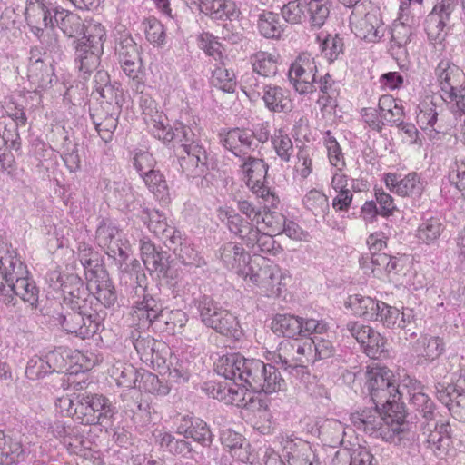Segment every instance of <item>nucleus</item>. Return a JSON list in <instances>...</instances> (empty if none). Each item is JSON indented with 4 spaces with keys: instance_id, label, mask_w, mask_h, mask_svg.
Here are the masks:
<instances>
[{
    "instance_id": "nucleus-1",
    "label": "nucleus",
    "mask_w": 465,
    "mask_h": 465,
    "mask_svg": "<svg viewBox=\"0 0 465 465\" xmlns=\"http://www.w3.org/2000/svg\"><path fill=\"white\" fill-rule=\"evenodd\" d=\"M366 387L374 408L351 414V421L359 430L381 438L385 441L406 446L414 440L415 433L405 420L403 403L392 373L378 369L368 373Z\"/></svg>"
},
{
    "instance_id": "nucleus-2",
    "label": "nucleus",
    "mask_w": 465,
    "mask_h": 465,
    "mask_svg": "<svg viewBox=\"0 0 465 465\" xmlns=\"http://www.w3.org/2000/svg\"><path fill=\"white\" fill-rule=\"evenodd\" d=\"M218 375L240 381L245 390L270 394L282 391L286 382L272 362L265 364L258 359H246L239 353L220 357L215 363Z\"/></svg>"
},
{
    "instance_id": "nucleus-3",
    "label": "nucleus",
    "mask_w": 465,
    "mask_h": 465,
    "mask_svg": "<svg viewBox=\"0 0 465 465\" xmlns=\"http://www.w3.org/2000/svg\"><path fill=\"white\" fill-rule=\"evenodd\" d=\"M143 118L149 132L163 143L174 142L181 145L184 152L197 149H204L202 144L198 128L196 126L185 125L181 122L174 124L173 127H168L165 124L166 116L159 111L153 100L151 98H141Z\"/></svg>"
},
{
    "instance_id": "nucleus-4",
    "label": "nucleus",
    "mask_w": 465,
    "mask_h": 465,
    "mask_svg": "<svg viewBox=\"0 0 465 465\" xmlns=\"http://www.w3.org/2000/svg\"><path fill=\"white\" fill-rule=\"evenodd\" d=\"M60 406H67L66 414L75 417L82 424L107 425L115 414L111 401L99 393H78L74 400L64 397L59 400Z\"/></svg>"
},
{
    "instance_id": "nucleus-5",
    "label": "nucleus",
    "mask_w": 465,
    "mask_h": 465,
    "mask_svg": "<svg viewBox=\"0 0 465 465\" xmlns=\"http://www.w3.org/2000/svg\"><path fill=\"white\" fill-rule=\"evenodd\" d=\"M144 273H136L135 281L131 282L128 293L132 300L133 317L139 321L142 328L162 329L159 318L162 317L163 304L149 293Z\"/></svg>"
},
{
    "instance_id": "nucleus-6",
    "label": "nucleus",
    "mask_w": 465,
    "mask_h": 465,
    "mask_svg": "<svg viewBox=\"0 0 465 465\" xmlns=\"http://www.w3.org/2000/svg\"><path fill=\"white\" fill-rule=\"evenodd\" d=\"M28 274L26 265L19 258L11 272H5L7 278L0 290V302L15 306L17 302L15 296H17L31 309H36L39 290Z\"/></svg>"
},
{
    "instance_id": "nucleus-7",
    "label": "nucleus",
    "mask_w": 465,
    "mask_h": 465,
    "mask_svg": "<svg viewBox=\"0 0 465 465\" xmlns=\"http://www.w3.org/2000/svg\"><path fill=\"white\" fill-rule=\"evenodd\" d=\"M53 317L66 332L86 339L96 333L103 326L105 312L96 310L89 312L86 307L74 309L62 303L61 311L55 312Z\"/></svg>"
},
{
    "instance_id": "nucleus-8",
    "label": "nucleus",
    "mask_w": 465,
    "mask_h": 465,
    "mask_svg": "<svg viewBox=\"0 0 465 465\" xmlns=\"http://www.w3.org/2000/svg\"><path fill=\"white\" fill-rule=\"evenodd\" d=\"M260 261L252 262L244 280H249L256 285L267 297L281 296L286 292L292 281L290 272L264 258H261Z\"/></svg>"
},
{
    "instance_id": "nucleus-9",
    "label": "nucleus",
    "mask_w": 465,
    "mask_h": 465,
    "mask_svg": "<svg viewBox=\"0 0 465 465\" xmlns=\"http://www.w3.org/2000/svg\"><path fill=\"white\" fill-rule=\"evenodd\" d=\"M312 356V342L282 341L279 343L276 351H267L266 360L293 374L300 372L305 364L311 361Z\"/></svg>"
},
{
    "instance_id": "nucleus-10",
    "label": "nucleus",
    "mask_w": 465,
    "mask_h": 465,
    "mask_svg": "<svg viewBox=\"0 0 465 465\" xmlns=\"http://www.w3.org/2000/svg\"><path fill=\"white\" fill-rule=\"evenodd\" d=\"M435 74L444 101L456 102L457 107H465V74L448 59H442L437 65Z\"/></svg>"
},
{
    "instance_id": "nucleus-11",
    "label": "nucleus",
    "mask_w": 465,
    "mask_h": 465,
    "mask_svg": "<svg viewBox=\"0 0 465 465\" xmlns=\"http://www.w3.org/2000/svg\"><path fill=\"white\" fill-rule=\"evenodd\" d=\"M96 242L106 254L120 266L128 259L130 246L119 228L109 220L100 222L96 229Z\"/></svg>"
},
{
    "instance_id": "nucleus-12",
    "label": "nucleus",
    "mask_w": 465,
    "mask_h": 465,
    "mask_svg": "<svg viewBox=\"0 0 465 465\" xmlns=\"http://www.w3.org/2000/svg\"><path fill=\"white\" fill-rule=\"evenodd\" d=\"M27 79L35 91L50 88L56 81L52 62L44 57L40 47H32L28 57Z\"/></svg>"
},
{
    "instance_id": "nucleus-13",
    "label": "nucleus",
    "mask_w": 465,
    "mask_h": 465,
    "mask_svg": "<svg viewBox=\"0 0 465 465\" xmlns=\"http://www.w3.org/2000/svg\"><path fill=\"white\" fill-rule=\"evenodd\" d=\"M317 65L309 54H301L292 64L288 77L296 92L300 94L316 91Z\"/></svg>"
},
{
    "instance_id": "nucleus-14",
    "label": "nucleus",
    "mask_w": 465,
    "mask_h": 465,
    "mask_svg": "<svg viewBox=\"0 0 465 465\" xmlns=\"http://www.w3.org/2000/svg\"><path fill=\"white\" fill-rule=\"evenodd\" d=\"M277 439L288 465H321L309 442L293 434H281Z\"/></svg>"
},
{
    "instance_id": "nucleus-15",
    "label": "nucleus",
    "mask_w": 465,
    "mask_h": 465,
    "mask_svg": "<svg viewBox=\"0 0 465 465\" xmlns=\"http://www.w3.org/2000/svg\"><path fill=\"white\" fill-rule=\"evenodd\" d=\"M383 182L391 193L412 199L420 198L425 188L424 181L416 172L404 176L397 173H387L383 174Z\"/></svg>"
},
{
    "instance_id": "nucleus-16",
    "label": "nucleus",
    "mask_w": 465,
    "mask_h": 465,
    "mask_svg": "<svg viewBox=\"0 0 465 465\" xmlns=\"http://www.w3.org/2000/svg\"><path fill=\"white\" fill-rule=\"evenodd\" d=\"M344 330L361 344L369 357L376 358L384 351L385 339L371 327L359 321H351Z\"/></svg>"
},
{
    "instance_id": "nucleus-17",
    "label": "nucleus",
    "mask_w": 465,
    "mask_h": 465,
    "mask_svg": "<svg viewBox=\"0 0 465 465\" xmlns=\"http://www.w3.org/2000/svg\"><path fill=\"white\" fill-rule=\"evenodd\" d=\"M218 256L224 267L243 278L252 263L250 254L241 244L233 242L223 243L218 250Z\"/></svg>"
},
{
    "instance_id": "nucleus-18",
    "label": "nucleus",
    "mask_w": 465,
    "mask_h": 465,
    "mask_svg": "<svg viewBox=\"0 0 465 465\" xmlns=\"http://www.w3.org/2000/svg\"><path fill=\"white\" fill-rule=\"evenodd\" d=\"M221 143L240 160H245L254 151L252 133L250 129L233 128L221 134Z\"/></svg>"
},
{
    "instance_id": "nucleus-19",
    "label": "nucleus",
    "mask_w": 465,
    "mask_h": 465,
    "mask_svg": "<svg viewBox=\"0 0 465 465\" xmlns=\"http://www.w3.org/2000/svg\"><path fill=\"white\" fill-rule=\"evenodd\" d=\"M176 258L185 266L200 268L206 264L204 258L182 232H174L170 243H166Z\"/></svg>"
},
{
    "instance_id": "nucleus-20",
    "label": "nucleus",
    "mask_w": 465,
    "mask_h": 465,
    "mask_svg": "<svg viewBox=\"0 0 465 465\" xmlns=\"http://www.w3.org/2000/svg\"><path fill=\"white\" fill-rule=\"evenodd\" d=\"M74 62L84 78H87L100 65L104 49L84 42L74 41Z\"/></svg>"
},
{
    "instance_id": "nucleus-21",
    "label": "nucleus",
    "mask_w": 465,
    "mask_h": 465,
    "mask_svg": "<svg viewBox=\"0 0 465 465\" xmlns=\"http://www.w3.org/2000/svg\"><path fill=\"white\" fill-rule=\"evenodd\" d=\"M220 442L223 450L237 461L246 463L251 455V445L245 437L232 429H223L220 432Z\"/></svg>"
},
{
    "instance_id": "nucleus-22",
    "label": "nucleus",
    "mask_w": 465,
    "mask_h": 465,
    "mask_svg": "<svg viewBox=\"0 0 465 465\" xmlns=\"http://www.w3.org/2000/svg\"><path fill=\"white\" fill-rule=\"evenodd\" d=\"M61 291L64 293L63 304L72 306L74 309L86 307L87 296L90 292L88 282L84 284L78 275L74 273L67 274Z\"/></svg>"
},
{
    "instance_id": "nucleus-23",
    "label": "nucleus",
    "mask_w": 465,
    "mask_h": 465,
    "mask_svg": "<svg viewBox=\"0 0 465 465\" xmlns=\"http://www.w3.org/2000/svg\"><path fill=\"white\" fill-rule=\"evenodd\" d=\"M351 26L357 37L371 43L379 42L385 32L381 19L373 13H368L356 21L351 19Z\"/></svg>"
},
{
    "instance_id": "nucleus-24",
    "label": "nucleus",
    "mask_w": 465,
    "mask_h": 465,
    "mask_svg": "<svg viewBox=\"0 0 465 465\" xmlns=\"http://www.w3.org/2000/svg\"><path fill=\"white\" fill-rule=\"evenodd\" d=\"M89 292L106 308L114 306L117 301L115 288L104 270H99L98 274H89Z\"/></svg>"
},
{
    "instance_id": "nucleus-25",
    "label": "nucleus",
    "mask_w": 465,
    "mask_h": 465,
    "mask_svg": "<svg viewBox=\"0 0 465 465\" xmlns=\"http://www.w3.org/2000/svg\"><path fill=\"white\" fill-rule=\"evenodd\" d=\"M142 221L147 225V228L156 236L163 240L164 243H170L172 235L174 232H181L167 223L163 213L156 209L143 208L140 215Z\"/></svg>"
},
{
    "instance_id": "nucleus-26",
    "label": "nucleus",
    "mask_w": 465,
    "mask_h": 465,
    "mask_svg": "<svg viewBox=\"0 0 465 465\" xmlns=\"http://www.w3.org/2000/svg\"><path fill=\"white\" fill-rule=\"evenodd\" d=\"M140 251L143 262L151 272L165 273L168 268V256L159 251L152 241L144 236L140 239Z\"/></svg>"
},
{
    "instance_id": "nucleus-27",
    "label": "nucleus",
    "mask_w": 465,
    "mask_h": 465,
    "mask_svg": "<svg viewBox=\"0 0 465 465\" xmlns=\"http://www.w3.org/2000/svg\"><path fill=\"white\" fill-rule=\"evenodd\" d=\"M25 19L35 35L50 25L53 27V17L44 0L30 1L25 8Z\"/></svg>"
},
{
    "instance_id": "nucleus-28",
    "label": "nucleus",
    "mask_w": 465,
    "mask_h": 465,
    "mask_svg": "<svg viewBox=\"0 0 465 465\" xmlns=\"http://www.w3.org/2000/svg\"><path fill=\"white\" fill-rule=\"evenodd\" d=\"M424 433H427V447L435 455H441L447 450L451 438V428L449 422L437 421L433 424V428L428 424Z\"/></svg>"
},
{
    "instance_id": "nucleus-29",
    "label": "nucleus",
    "mask_w": 465,
    "mask_h": 465,
    "mask_svg": "<svg viewBox=\"0 0 465 465\" xmlns=\"http://www.w3.org/2000/svg\"><path fill=\"white\" fill-rule=\"evenodd\" d=\"M230 382L222 383L212 381L207 384V391L210 395L221 401H224L226 404H236L238 405L241 401V396L242 395L244 386L241 384L240 381H233L232 379L223 377Z\"/></svg>"
},
{
    "instance_id": "nucleus-30",
    "label": "nucleus",
    "mask_w": 465,
    "mask_h": 465,
    "mask_svg": "<svg viewBox=\"0 0 465 465\" xmlns=\"http://www.w3.org/2000/svg\"><path fill=\"white\" fill-rule=\"evenodd\" d=\"M187 155L181 157L180 166L182 172L188 179H195L203 176L207 171V153L204 149L194 147L192 151L184 152Z\"/></svg>"
},
{
    "instance_id": "nucleus-31",
    "label": "nucleus",
    "mask_w": 465,
    "mask_h": 465,
    "mask_svg": "<svg viewBox=\"0 0 465 465\" xmlns=\"http://www.w3.org/2000/svg\"><path fill=\"white\" fill-rule=\"evenodd\" d=\"M199 10L214 20H232L239 16L236 4L231 0H201Z\"/></svg>"
},
{
    "instance_id": "nucleus-32",
    "label": "nucleus",
    "mask_w": 465,
    "mask_h": 465,
    "mask_svg": "<svg viewBox=\"0 0 465 465\" xmlns=\"http://www.w3.org/2000/svg\"><path fill=\"white\" fill-rule=\"evenodd\" d=\"M261 99L266 109L272 113H286L292 108L289 91L276 84H269Z\"/></svg>"
},
{
    "instance_id": "nucleus-33",
    "label": "nucleus",
    "mask_w": 465,
    "mask_h": 465,
    "mask_svg": "<svg viewBox=\"0 0 465 465\" xmlns=\"http://www.w3.org/2000/svg\"><path fill=\"white\" fill-rule=\"evenodd\" d=\"M133 345L143 361H150L158 367L166 364V359L160 352L161 347L165 348V344L155 341L148 335L146 337L139 336L133 341Z\"/></svg>"
},
{
    "instance_id": "nucleus-34",
    "label": "nucleus",
    "mask_w": 465,
    "mask_h": 465,
    "mask_svg": "<svg viewBox=\"0 0 465 465\" xmlns=\"http://www.w3.org/2000/svg\"><path fill=\"white\" fill-rule=\"evenodd\" d=\"M316 90H319L317 104L322 110L328 107L334 108L337 105L339 96V86L337 82L330 74H325L315 82Z\"/></svg>"
},
{
    "instance_id": "nucleus-35",
    "label": "nucleus",
    "mask_w": 465,
    "mask_h": 465,
    "mask_svg": "<svg viewBox=\"0 0 465 465\" xmlns=\"http://www.w3.org/2000/svg\"><path fill=\"white\" fill-rule=\"evenodd\" d=\"M24 455L22 443L0 430V465H17Z\"/></svg>"
},
{
    "instance_id": "nucleus-36",
    "label": "nucleus",
    "mask_w": 465,
    "mask_h": 465,
    "mask_svg": "<svg viewBox=\"0 0 465 465\" xmlns=\"http://www.w3.org/2000/svg\"><path fill=\"white\" fill-rule=\"evenodd\" d=\"M195 307L199 312L202 322L213 330L217 328L220 316H223L222 312L226 311L208 295H200L198 300L195 299Z\"/></svg>"
},
{
    "instance_id": "nucleus-37",
    "label": "nucleus",
    "mask_w": 465,
    "mask_h": 465,
    "mask_svg": "<svg viewBox=\"0 0 465 465\" xmlns=\"http://www.w3.org/2000/svg\"><path fill=\"white\" fill-rule=\"evenodd\" d=\"M252 73L264 78L272 77L278 73L279 55L264 51H258L250 56Z\"/></svg>"
},
{
    "instance_id": "nucleus-38",
    "label": "nucleus",
    "mask_w": 465,
    "mask_h": 465,
    "mask_svg": "<svg viewBox=\"0 0 465 465\" xmlns=\"http://www.w3.org/2000/svg\"><path fill=\"white\" fill-rule=\"evenodd\" d=\"M412 349L418 355L430 362L443 353L445 344L441 338L426 334L416 341Z\"/></svg>"
},
{
    "instance_id": "nucleus-39",
    "label": "nucleus",
    "mask_w": 465,
    "mask_h": 465,
    "mask_svg": "<svg viewBox=\"0 0 465 465\" xmlns=\"http://www.w3.org/2000/svg\"><path fill=\"white\" fill-rule=\"evenodd\" d=\"M301 317L294 314L278 313L272 322L274 333L289 339H297L301 334Z\"/></svg>"
},
{
    "instance_id": "nucleus-40",
    "label": "nucleus",
    "mask_w": 465,
    "mask_h": 465,
    "mask_svg": "<svg viewBox=\"0 0 465 465\" xmlns=\"http://www.w3.org/2000/svg\"><path fill=\"white\" fill-rule=\"evenodd\" d=\"M109 372L118 387L127 390L136 388L140 373L132 364L118 361Z\"/></svg>"
},
{
    "instance_id": "nucleus-41",
    "label": "nucleus",
    "mask_w": 465,
    "mask_h": 465,
    "mask_svg": "<svg viewBox=\"0 0 465 465\" xmlns=\"http://www.w3.org/2000/svg\"><path fill=\"white\" fill-rule=\"evenodd\" d=\"M346 303L355 314L369 321H376L381 301L368 296L355 294L350 296Z\"/></svg>"
},
{
    "instance_id": "nucleus-42",
    "label": "nucleus",
    "mask_w": 465,
    "mask_h": 465,
    "mask_svg": "<svg viewBox=\"0 0 465 465\" xmlns=\"http://www.w3.org/2000/svg\"><path fill=\"white\" fill-rule=\"evenodd\" d=\"M242 171L247 178V184L251 188H255L265 180L268 171V165L262 159L249 156L245 160H241Z\"/></svg>"
},
{
    "instance_id": "nucleus-43",
    "label": "nucleus",
    "mask_w": 465,
    "mask_h": 465,
    "mask_svg": "<svg viewBox=\"0 0 465 465\" xmlns=\"http://www.w3.org/2000/svg\"><path fill=\"white\" fill-rule=\"evenodd\" d=\"M54 20L58 27L68 37H75L81 35L84 31V23L82 18L67 10H56L54 14Z\"/></svg>"
},
{
    "instance_id": "nucleus-44",
    "label": "nucleus",
    "mask_w": 465,
    "mask_h": 465,
    "mask_svg": "<svg viewBox=\"0 0 465 465\" xmlns=\"http://www.w3.org/2000/svg\"><path fill=\"white\" fill-rule=\"evenodd\" d=\"M192 362L184 356L169 353L167 364L168 377L176 383H184L191 376Z\"/></svg>"
},
{
    "instance_id": "nucleus-45",
    "label": "nucleus",
    "mask_w": 465,
    "mask_h": 465,
    "mask_svg": "<svg viewBox=\"0 0 465 465\" xmlns=\"http://www.w3.org/2000/svg\"><path fill=\"white\" fill-rule=\"evenodd\" d=\"M224 215L229 231L238 235L245 243L248 242V237H251V233L257 230L252 222L244 220L242 215L232 209L226 210Z\"/></svg>"
},
{
    "instance_id": "nucleus-46",
    "label": "nucleus",
    "mask_w": 465,
    "mask_h": 465,
    "mask_svg": "<svg viewBox=\"0 0 465 465\" xmlns=\"http://www.w3.org/2000/svg\"><path fill=\"white\" fill-rule=\"evenodd\" d=\"M158 321L162 329H153L154 331L174 334L179 332L185 326L188 318L183 311L174 310L165 312H163L162 317H160Z\"/></svg>"
},
{
    "instance_id": "nucleus-47",
    "label": "nucleus",
    "mask_w": 465,
    "mask_h": 465,
    "mask_svg": "<svg viewBox=\"0 0 465 465\" xmlns=\"http://www.w3.org/2000/svg\"><path fill=\"white\" fill-rule=\"evenodd\" d=\"M271 143L280 160L289 163L294 153V147L291 137L282 128L274 130L271 136Z\"/></svg>"
},
{
    "instance_id": "nucleus-48",
    "label": "nucleus",
    "mask_w": 465,
    "mask_h": 465,
    "mask_svg": "<svg viewBox=\"0 0 465 465\" xmlns=\"http://www.w3.org/2000/svg\"><path fill=\"white\" fill-rule=\"evenodd\" d=\"M391 51L394 54H406L405 46L411 41L412 29L401 22H395L391 31Z\"/></svg>"
},
{
    "instance_id": "nucleus-49",
    "label": "nucleus",
    "mask_w": 465,
    "mask_h": 465,
    "mask_svg": "<svg viewBox=\"0 0 465 465\" xmlns=\"http://www.w3.org/2000/svg\"><path fill=\"white\" fill-rule=\"evenodd\" d=\"M246 245L254 253L262 252L275 254L280 249V245L272 235L261 232L258 228L254 232L251 233V237H248Z\"/></svg>"
},
{
    "instance_id": "nucleus-50",
    "label": "nucleus",
    "mask_w": 465,
    "mask_h": 465,
    "mask_svg": "<svg viewBox=\"0 0 465 465\" xmlns=\"http://www.w3.org/2000/svg\"><path fill=\"white\" fill-rule=\"evenodd\" d=\"M303 206L316 217H322L329 213L330 203L328 197L321 191L312 189L302 199Z\"/></svg>"
},
{
    "instance_id": "nucleus-51",
    "label": "nucleus",
    "mask_w": 465,
    "mask_h": 465,
    "mask_svg": "<svg viewBox=\"0 0 465 465\" xmlns=\"http://www.w3.org/2000/svg\"><path fill=\"white\" fill-rule=\"evenodd\" d=\"M283 24L278 14L262 12L259 15L258 29L266 38H279L283 32Z\"/></svg>"
},
{
    "instance_id": "nucleus-52",
    "label": "nucleus",
    "mask_w": 465,
    "mask_h": 465,
    "mask_svg": "<svg viewBox=\"0 0 465 465\" xmlns=\"http://www.w3.org/2000/svg\"><path fill=\"white\" fill-rule=\"evenodd\" d=\"M442 231L443 225L439 218H425L417 229L416 237L425 244H431L439 239Z\"/></svg>"
},
{
    "instance_id": "nucleus-53",
    "label": "nucleus",
    "mask_w": 465,
    "mask_h": 465,
    "mask_svg": "<svg viewBox=\"0 0 465 465\" xmlns=\"http://www.w3.org/2000/svg\"><path fill=\"white\" fill-rule=\"evenodd\" d=\"M84 36L77 39V42H84L91 45H97L104 49V44L106 40L105 27L97 20L91 19L84 24L83 33Z\"/></svg>"
},
{
    "instance_id": "nucleus-54",
    "label": "nucleus",
    "mask_w": 465,
    "mask_h": 465,
    "mask_svg": "<svg viewBox=\"0 0 465 465\" xmlns=\"http://www.w3.org/2000/svg\"><path fill=\"white\" fill-rule=\"evenodd\" d=\"M306 6V0L289 1L282 7V16L289 24L301 25L307 21Z\"/></svg>"
},
{
    "instance_id": "nucleus-55",
    "label": "nucleus",
    "mask_w": 465,
    "mask_h": 465,
    "mask_svg": "<svg viewBox=\"0 0 465 465\" xmlns=\"http://www.w3.org/2000/svg\"><path fill=\"white\" fill-rule=\"evenodd\" d=\"M112 193L120 208L130 212L135 210V195L128 183L122 181L114 182Z\"/></svg>"
},
{
    "instance_id": "nucleus-56",
    "label": "nucleus",
    "mask_w": 465,
    "mask_h": 465,
    "mask_svg": "<svg viewBox=\"0 0 465 465\" xmlns=\"http://www.w3.org/2000/svg\"><path fill=\"white\" fill-rule=\"evenodd\" d=\"M241 85L244 94L252 101L262 98L269 84L261 81L255 73H246L241 77Z\"/></svg>"
},
{
    "instance_id": "nucleus-57",
    "label": "nucleus",
    "mask_w": 465,
    "mask_h": 465,
    "mask_svg": "<svg viewBox=\"0 0 465 465\" xmlns=\"http://www.w3.org/2000/svg\"><path fill=\"white\" fill-rule=\"evenodd\" d=\"M211 84L225 93H233L236 88L235 74L223 65L217 66L213 71Z\"/></svg>"
},
{
    "instance_id": "nucleus-58",
    "label": "nucleus",
    "mask_w": 465,
    "mask_h": 465,
    "mask_svg": "<svg viewBox=\"0 0 465 465\" xmlns=\"http://www.w3.org/2000/svg\"><path fill=\"white\" fill-rule=\"evenodd\" d=\"M159 442L162 448L166 449L174 455L187 457L193 451L192 445L189 441L184 439H177L169 432L161 433Z\"/></svg>"
},
{
    "instance_id": "nucleus-59",
    "label": "nucleus",
    "mask_w": 465,
    "mask_h": 465,
    "mask_svg": "<svg viewBox=\"0 0 465 465\" xmlns=\"http://www.w3.org/2000/svg\"><path fill=\"white\" fill-rule=\"evenodd\" d=\"M147 188L154 194V196L162 201H166L169 196V189L167 182L163 175L156 170L142 176Z\"/></svg>"
},
{
    "instance_id": "nucleus-60",
    "label": "nucleus",
    "mask_w": 465,
    "mask_h": 465,
    "mask_svg": "<svg viewBox=\"0 0 465 465\" xmlns=\"http://www.w3.org/2000/svg\"><path fill=\"white\" fill-rule=\"evenodd\" d=\"M438 112L437 106L430 99H426L419 104V113L417 114V123L423 130L435 129Z\"/></svg>"
},
{
    "instance_id": "nucleus-61",
    "label": "nucleus",
    "mask_w": 465,
    "mask_h": 465,
    "mask_svg": "<svg viewBox=\"0 0 465 465\" xmlns=\"http://www.w3.org/2000/svg\"><path fill=\"white\" fill-rule=\"evenodd\" d=\"M91 117L102 140L105 143L112 141L118 124V116L112 113L106 114L103 119L99 114H91Z\"/></svg>"
},
{
    "instance_id": "nucleus-62",
    "label": "nucleus",
    "mask_w": 465,
    "mask_h": 465,
    "mask_svg": "<svg viewBox=\"0 0 465 465\" xmlns=\"http://www.w3.org/2000/svg\"><path fill=\"white\" fill-rule=\"evenodd\" d=\"M323 143L327 150L330 163L335 169L343 170L346 166L344 154L336 138L330 131L325 133Z\"/></svg>"
},
{
    "instance_id": "nucleus-63",
    "label": "nucleus",
    "mask_w": 465,
    "mask_h": 465,
    "mask_svg": "<svg viewBox=\"0 0 465 465\" xmlns=\"http://www.w3.org/2000/svg\"><path fill=\"white\" fill-rule=\"evenodd\" d=\"M189 437L203 447L210 446L214 439L209 425L199 418H193L191 421Z\"/></svg>"
},
{
    "instance_id": "nucleus-64",
    "label": "nucleus",
    "mask_w": 465,
    "mask_h": 465,
    "mask_svg": "<svg viewBox=\"0 0 465 465\" xmlns=\"http://www.w3.org/2000/svg\"><path fill=\"white\" fill-rule=\"evenodd\" d=\"M136 388L157 395H166L170 391L155 374L149 371L140 373Z\"/></svg>"
}]
</instances>
